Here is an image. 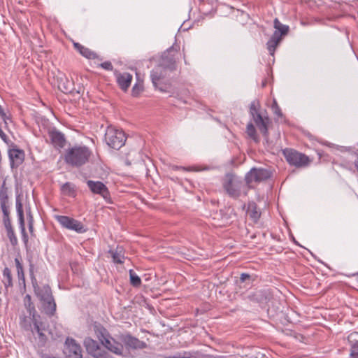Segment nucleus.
Segmentation results:
<instances>
[{
  "mask_svg": "<svg viewBox=\"0 0 358 358\" xmlns=\"http://www.w3.org/2000/svg\"><path fill=\"white\" fill-rule=\"evenodd\" d=\"M73 46H74L75 49L78 52H79V53L82 56H83L87 59H95L97 57L96 54L94 52L92 51L88 48L83 46V45L80 44L79 43H74Z\"/></svg>",
  "mask_w": 358,
  "mask_h": 358,
  "instance_id": "4be33fe9",
  "label": "nucleus"
},
{
  "mask_svg": "<svg viewBox=\"0 0 358 358\" xmlns=\"http://www.w3.org/2000/svg\"><path fill=\"white\" fill-rule=\"evenodd\" d=\"M130 283L134 287H139L141 284L140 277L133 271L129 270Z\"/></svg>",
  "mask_w": 358,
  "mask_h": 358,
  "instance_id": "72a5a7b5",
  "label": "nucleus"
},
{
  "mask_svg": "<svg viewBox=\"0 0 358 358\" xmlns=\"http://www.w3.org/2000/svg\"><path fill=\"white\" fill-rule=\"evenodd\" d=\"M16 211L22 234V239L24 243L27 245L29 241V238L24 227L23 206L19 196L16 197Z\"/></svg>",
  "mask_w": 358,
  "mask_h": 358,
  "instance_id": "ddd939ff",
  "label": "nucleus"
},
{
  "mask_svg": "<svg viewBox=\"0 0 358 358\" xmlns=\"http://www.w3.org/2000/svg\"><path fill=\"white\" fill-rule=\"evenodd\" d=\"M100 66L107 71H112L113 69V64L110 62L106 61L100 64Z\"/></svg>",
  "mask_w": 358,
  "mask_h": 358,
  "instance_id": "37998d69",
  "label": "nucleus"
},
{
  "mask_svg": "<svg viewBox=\"0 0 358 358\" xmlns=\"http://www.w3.org/2000/svg\"><path fill=\"white\" fill-rule=\"evenodd\" d=\"M86 182L88 188L93 194H99L106 200L109 198L108 189L102 182L89 180Z\"/></svg>",
  "mask_w": 358,
  "mask_h": 358,
  "instance_id": "f8f14e48",
  "label": "nucleus"
},
{
  "mask_svg": "<svg viewBox=\"0 0 358 358\" xmlns=\"http://www.w3.org/2000/svg\"><path fill=\"white\" fill-rule=\"evenodd\" d=\"M0 116L1 117L2 120L4 121V122L6 124V120L8 119L7 117L6 113L4 112L3 108L0 105Z\"/></svg>",
  "mask_w": 358,
  "mask_h": 358,
  "instance_id": "a18cd8bd",
  "label": "nucleus"
},
{
  "mask_svg": "<svg viewBox=\"0 0 358 358\" xmlns=\"http://www.w3.org/2000/svg\"><path fill=\"white\" fill-rule=\"evenodd\" d=\"M281 40L282 38L278 36V33L273 34L266 43L267 49L271 55H273L274 54L275 48Z\"/></svg>",
  "mask_w": 358,
  "mask_h": 358,
  "instance_id": "393cba45",
  "label": "nucleus"
},
{
  "mask_svg": "<svg viewBox=\"0 0 358 358\" xmlns=\"http://www.w3.org/2000/svg\"><path fill=\"white\" fill-rule=\"evenodd\" d=\"M27 213V217H28V222H31V223H34V218L31 215L30 208L29 209V210Z\"/></svg>",
  "mask_w": 358,
  "mask_h": 358,
  "instance_id": "49530a36",
  "label": "nucleus"
},
{
  "mask_svg": "<svg viewBox=\"0 0 358 358\" xmlns=\"http://www.w3.org/2000/svg\"><path fill=\"white\" fill-rule=\"evenodd\" d=\"M103 345H104L108 350L110 352L117 355H122L124 347L122 344L115 341L113 338H110L106 343H103Z\"/></svg>",
  "mask_w": 358,
  "mask_h": 358,
  "instance_id": "6ab92c4d",
  "label": "nucleus"
},
{
  "mask_svg": "<svg viewBox=\"0 0 358 358\" xmlns=\"http://www.w3.org/2000/svg\"><path fill=\"white\" fill-rule=\"evenodd\" d=\"M29 273L31 284L36 296L39 299L40 301L50 299V297L52 296L51 289L48 285H44L42 287H40L38 285L37 280L34 273L33 264H30Z\"/></svg>",
  "mask_w": 358,
  "mask_h": 358,
  "instance_id": "6e6552de",
  "label": "nucleus"
},
{
  "mask_svg": "<svg viewBox=\"0 0 358 358\" xmlns=\"http://www.w3.org/2000/svg\"><path fill=\"white\" fill-rule=\"evenodd\" d=\"M42 302V307L45 313L49 316H52L56 311V303L52 296L50 299L41 301Z\"/></svg>",
  "mask_w": 358,
  "mask_h": 358,
  "instance_id": "aec40b11",
  "label": "nucleus"
},
{
  "mask_svg": "<svg viewBox=\"0 0 358 358\" xmlns=\"http://www.w3.org/2000/svg\"><path fill=\"white\" fill-rule=\"evenodd\" d=\"M85 344L87 350L90 352V353H92L94 357L97 358H106L98 352L99 348L96 341H93L92 339H86L85 341Z\"/></svg>",
  "mask_w": 358,
  "mask_h": 358,
  "instance_id": "b1692460",
  "label": "nucleus"
},
{
  "mask_svg": "<svg viewBox=\"0 0 358 358\" xmlns=\"http://www.w3.org/2000/svg\"><path fill=\"white\" fill-rule=\"evenodd\" d=\"M62 189L63 192L71 193L74 191V187L71 183L66 182L62 185Z\"/></svg>",
  "mask_w": 358,
  "mask_h": 358,
  "instance_id": "79ce46f5",
  "label": "nucleus"
},
{
  "mask_svg": "<svg viewBox=\"0 0 358 358\" xmlns=\"http://www.w3.org/2000/svg\"><path fill=\"white\" fill-rule=\"evenodd\" d=\"M90 155L91 151L87 146H74L66 150L64 160L69 165L79 167L88 162Z\"/></svg>",
  "mask_w": 358,
  "mask_h": 358,
  "instance_id": "f03ea898",
  "label": "nucleus"
},
{
  "mask_svg": "<svg viewBox=\"0 0 358 358\" xmlns=\"http://www.w3.org/2000/svg\"><path fill=\"white\" fill-rule=\"evenodd\" d=\"M251 116L260 132L264 136H267L269 118L268 117H263L259 112L252 115Z\"/></svg>",
  "mask_w": 358,
  "mask_h": 358,
  "instance_id": "2eb2a0df",
  "label": "nucleus"
},
{
  "mask_svg": "<svg viewBox=\"0 0 358 358\" xmlns=\"http://www.w3.org/2000/svg\"><path fill=\"white\" fill-rule=\"evenodd\" d=\"M169 71H171L168 68H165V66L159 63L150 72V78L153 85L161 92H166L167 91L166 86L163 85L164 84V80Z\"/></svg>",
  "mask_w": 358,
  "mask_h": 358,
  "instance_id": "423d86ee",
  "label": "nucleus"
},
{
  "mask_svg": "<svg viewBox=\"0 0 358 358\" xmlns=\"http://www.w3.org/2000/svg\"><path fill=\"white\" fill-rule=\"evenodd\" d=\"M29 231L31 234V235H34V223H31V222H29Z\"/></svg>",
  "mask_w": 358,
  "mask_h": 358,
  "instance_id": "de8ad7c7",
  "label": "nucleus"
},
{
  "mask_svg": "<svg viewBox=\"0 0 358 358\" xmlns=\"http://www.w3.org/2000/svg\"><path fill=\"white\" fill-rule=\"evenodd\" d=\"M240 283H245L246 286H251L252 280L251 279V275L248 273H242L240 277Z\"/></svg>",
  "mask_w": 358,
  "mask_h": 358,
  "instance_id": "4c0bfd02",
  "label": "nucleus"
},
{
  "mask_svg": "<svg viewBox=\"0 0 358 358\" xmlns=\"http://www.w3.org/2000/svg\"><path fill=\"white\" fill-rule=\"evenodd\" d=\"M124 345L128 348L141 350L147 347V344L136 337L130 335L126 336L124 339Z\"/></svg>",
  "mask_w": 358,
  "mask_h": 358,
  "instance_id": "f3484780",
  "label": "nucleus"
},
{
  "mask_svg": "<svg viewBox=\"0 0 358 358\" xmlns=\"http://www.w3.org/2000/svg\"><path fill=\"white\" fill-rule=\"evenodd\" d=\"M8 157L11 168H17L24 160V152L19 148H12L8 150Z\"/></svg>",
  "mask_w": 358,
  "mask_h": 358,
  "instance_id": "4468645a",
  "label": "nucleus"
},
{
  "mask_svg": "<svg viewBox=\"0 0 358 358\" xmlns=\"http://www.w3.org/2000/svg\"><path fill=\"white\" fill-rule=\"evenodd\" d=\"M282 152L286 161L291 166H294L297 168L304 167L310 162L308 156L295 150L286 148Z\"/></svg>",
  "mask_w": 358,
  "mask_h": 358,
  "instance_id": "0eeeda50",
  "label": "nucleus"
},
{
  "mask_svg": "<svg viewBox=\"0 0 358 358\" xmlns=\"http://www.w3.org/2000/svg\"><path fill=\"white\" fill-rule=\"evenodd\" d=\"M246 133L248 136L254 140L255 142L259 141V138L257 134L256 129L252 122H249L247 125Z\"/></svg>",
  "mask_w": 358,
  "mask_h": 358,
  "instance_id": "2f4dec72",
  "label": "nucleus"
},
{
  "mask_svg": "<svg viewBox=\"0 0 358 358\" xmlns=\"http://www.w3.org/2000/svg\"><path fill=\"white\" fill-rule=\"evenodd\" d=\"M0 137L6 143H8V136L6 135V134L4 132H3L0 135Z\"/></svg>",
  "mask_w": 358,
  "mask_h": 358,
  "instance_id": "09e8293b",
  "label": "nucleus"
},
{
  "mask_svg": "<svg viewBox=\"0 0 358 358\" xmlns=\"http://www.w3.org/2000/svg\"><path fill=\"white\" fill-rule=\"evenodd\" d=\"M259 102L257 100L253 101L250 106V115H254L259 112Z\"/></svg>",
  "mask_w": 358,
  "mask_h": 358,
  "instance_id": "58836bf2",
  "label": "nucleus"
},
{
  "mask_svg": "<svg viewBox=\"0 0 358 358\" xmlns=\"http://www.w3.org/2000/svg\"><path fill=\"white\" fill-rule=\"evenodd\" d=\"M55 220L63 227L77 233L83 234L87 231L83 224L72 217L65 215H55Z\"/></svg>",
  "mask_w": 358,
  "mask_h": 358,
  "instance_id": "1a4fd4ad",
  "label": "nucleus"
},
{
  "mask_svg": "<svg viewBox=\"0 0 358 358\" xmlns=\"http://www.w3.org/2000/svg\"><path fill=\"white\" fill-rule=\"evenodd\" d=\"M247 212L250 218L255 222H257L260 217L261 213L257 209V204L254 202L249 203Z\"/></svg>",
  "mask_w": 358,
  "mask_h": 358,
  "instance_id": "cd10ccee",
  "label": "nucleus"
},
{
  "mask_svg": "<svg viewBox=\"0 0 358 358\" xmlns=\"http://www.w3.org/2000/svg\"><path fill=\"white\" fill-rule=\"evenodd\" d=\"M4 227L6 231V235L9 239L10 244L13 246H16L18 243V241L14 231V229L13 228L12 224H10L8 225H4Z\"/></svg>",
  "mask_w": 358,
  "mask_h": 358,
  "instance_id": "c85d7f7f",
  "label": "nucleus"
},
{
  "mask_svg": "<svg viewBox=\"0 0 358 358\" xmlns=\"http://www.w3.org/2000/svg\"><path fill=\"white\" fill-rule=\"evenodd\" d=\"M199 9L203 13H210L213 10L217 5V0H199Z\"/></svg>",
  "mask_w": 358,
  "mask_h": 358,
  "instance_id": "5701e85b",
  "label": "nucleus"
},
{
  "mask_svg": "<svg viewBox=\"0 0 358 358\" xmlns=\"http://www.w3.org/2000/svg\"><path fill=\"white\" fill-rule=\"evenodd\" d=\"M94 330L97 338L102 343V345L103 344V343H106V341L111 338L108 331L102 325L99 324H94Z\"/></svg>",
  "mask_w": 358,
  "mask_h": 358,
  "instance_id": "412c9836",
  "label": "nucleus"
},
{
  "mask_svg": "<svg viewBox=\"0 0 358 358\" xmlns=\"http://www.w3.org/2000/svg\"><path fill=\"white\" fill-rule=\"evenodd\" d=\"M271 108L273 110V113L278 116V117H281L282 115V113L281 112V109L279 107L277 101L275 99H273V103H272V106H271Z\"/></svg>",
  "mask_w": 358,
  "mask_h": 358,
  "instance_id": "a19ab883",
  "label": "nucleus"
},
{
  "mask_svg": "<svg viewBox=\"0 0 358 358\" xmlns=\"http://www.w3.org/2000/svg\"><path fill=\"white\" fill-rule=\"evenodd\" d=\"M193 357L191 352H178L173 355L166 357V358H192Z\"/></svg>",
  "mask_w": 358,
  "mask_h": 358,
  "instance_id": "c9c22d12",
  "label": "nucleus"
},
{
  "mask_svg": "<svg viewBox=\"0 0 358 358\" xmlns=\"http://www.w3.org/2000/svg\"><path fill=\"white\" fill-rule=\"evenodd\" d=\"M72 83L69 80L64 76L59 78L58 83V88L64 93H71L72 90Z\"/></svg>",
  "mask_w": 358,
  "mask_h": 358,
  "instance_id": "a878e982",
  "label": "nucleus"
},
{
  "mask_svg": "<svg viewBox=\"0 0 358 358\" xmlns=\"http://www.w3.org/2000/svg\"><path fill=\"white\" fill-rule=\"evenodd\" d=\"M181 53L179 52L178 46H171L162 55L159 63L171 71L176 69V62L180 58Z\"/></svg>",
  "mask_w": 358,
  "mask_h": 358,
  "instance_id": "39448f33",
  "label": "nucleus"
},
{
  "mask_svg": "<svg viewBox=\"0 0 358 358\" xmlns=\"http://www.w3.org/2000/svg\"><path fill=\"white\" fill-rule=\"evenodd\" d=\"M350 355L351 358H358V341L351 345Z\"/></svg>",
  "mask_w": 358,
  "mask_h": 358,
  "instance_id": "ea45409f",
  "label": "nucleus"
},
{
  "mask_svg": "<svg viewBox=\"0 0 358 358\" xmlns=\"http://www.w3.org/2000/svg\"><path fill=\"white\" fill-rule=\"evenodd\" d=\"M133 76L131 74L124 72V73H118L116 74L117 83L121 90L123 91H127L129 87Z\"/></svg>",
  "mask_w": 358,
  "mask_h": 358,
  "instance_id": "a211bd4d",
  "label": "nucleus"
},
{
  "mask_svg": "<svg viewBox=\"0 0 358 358\" xmlns=\"http://www.w3.org/2000/svg\"><path fill=\"white\" fill-rule=\"evenodd\" d=\"M222 187L227 195L238 199L245 187L243 182L232 175H227L222 181Z\"/></svg>",
  "mask_w": 358,
  "mask_h": 358,
  "instance_id": "7ed1b4c3",
  "label": "nucleus"
},
{
  "mask_svg": "<svg viewBox=\"0 0 358 358\" xmlns=\"http://www.w3.org/2000/svg\"><path fill=\"white\" fill-rule=\"evenodd\" d=\"M15 263L17 268V273L19 279L22 278L24 279V271H23V266L18 258L15 259Z\"/></svg>",
  "mask_w": 358,
  "mask_h": 358,
  "instance_id": "e433bc0d",
  "label": "nucleus"
},
{
  "mask_svg": "<svg viewBox=\"0 0 358 358\" xmlns=\"http://www.w3.org/2000/svg\"><path fill=\"white\" fill-rule=\"evenodd\" d=\"M8 205V188L6 187L5 183L2 185L0 189V206Z\"/></svg>",
  "mask_w": 358,
  "mask_h": 358,
  "instance_id": "7c9ffc66",
  "label": "nucleus"
},
{
  "mask_svg": "<svg viewBox=\"0 0 358 358\" xmlns=\"http://www.w3.org/2000/svg\"><path fill=\"white\" fill-rule=\"evenodd\" d=\"M109 252L112 255L113 262L116 264H122L124 262V257L117 251L110 250Z\"/></svg>",
  "mask_w": 358,
  "mask_h": 358,
  "instance_id": "f704fd0d",
  "label": "nucleus"
},
{
  "mask_svg": "<svg viewBox=\"0 0 358 358\" xmlns=\"http://www.w3.org/2000/svg\"><path fill=\"white\" fill-rule=\"evenodd\" d=\"M64 353L67 358H82L80 345L71 338H67L66 340Z\"/></svg>",
  "mask_w": 358,
  "mask_h": 358,
  "instance_id": "9b49d317",
  "label": "nucleus"
},
{
  "mask_svg": "<svg viewBox=\"0 0 358 358\" xmlns=\"http://www.w3.org/2000/svg\"><path fill=\"white\" fill-rule=\"evenodd\" d=\"M271 176V172L263 168H252L245 175V182L247 184L252 183V182H261L268 179Z\"/></svg>",
  "mask_w": 358,
  "mask_h": 358,
  "instance_id": "9d476101",
  "label": "nucleus"
},
{
  "mask_svg": "<svg viewBox=\"0 0 358 358\" xmlns=\"http://www.w3.org/2000/svg\"><path fill=\"white\" fill-rule=\"evenodd\" d=\"M273 26L275 29L273 33H278L281 38L282 36L287 35L289 30V26L282 24L278 18L274 20Z\"/></svg>",
  "mask_w": 358,
  "mask_h": 358,
  "instance_id": "bb28decb",
  "label": "nucleus"
},
{
  "mask_svg": "<svg viewBox=\"0 0 358 358\" xmlns=\"http://www.w3.org/2000/svg\"><path fill=\"white\" fill-rule=\"evenodd\" d=\"M52 144L55 148H62L65 145L66 139L64 135L57 130H52L48 133Z\"/></svg>",
  "mask_w": 358,
  "mask_h": 358,
  "instance_id": "dca6fc26",
  "label": "nucleus"
},
{
  "mask_svg": "<svg viewBox=\"0 0 358 358\" xmlns=\"http://www.w3.org/2000/svg\"><path fill=\"white\" fill-rule=\"evenodd\" d=\"M24 303L29 316L20 317V327L25 331H31L33 336H37L40 345H43L47 341L46 334L48 333L52 338L53 334L48 330L46 321L37 314L30 295L24 296Z\"/></svg>",
  "mask_w": 358,
  "mask_h": 358,
  "instance_id": "f257e3e1",
  "label": "nucleus"
},
{
  "mask_svg": "<svg viewBox=\"0 0 358 358\" xmlns=\"http://www.w3.org/2000/svg\"><path fill=\"white\" fill-rule=\"evenodd\" d=\"M2 282L6 289L13 287V278L11 271L8 267H5L2 272Z\"/></svg>",
  "mask_w": 358,
  "mask_h": 358,
  "instance_id": "c756f323",
  "label": "nucleus"
},
{
  "mask_svg": "<svg viewBox=\"0 0 358 358\" xmlns=\"http://www.w3.org/2000/svg\"><path fill=\"white\" fill-rule=\"evenodd\" d=\"M141 90H142L141 86H140V85H138L137 84H135V85L132 88V94L134 96H136L137 94H138V93Z\"/></svg>",
  "mask_w": 358,
  "mask_h": 358,
  "instance_id": "c03bdc74",
  "label": "nucleus"
},
{
  "mask_svg": "<svg viewBox=\"0 0 358 358\" xmlns=\"http://www.w3.org/2000/svg\"><path fill=\"white\" fill-rule=\"evenodd\" d=\"M1 209L3 213V225H8L11 224V221L10 219V211H9V205L0 206Z\"/></svg>",
  "mask_w": 358,
  "mask_h": 358,
  "instance_id": "473e14b6",
  "label": "nucleus"
},
{
  "mask_svg": "<svg viewBox=\"0 0 358 358\" xmlns=\"http://www.w3.org/2000/svg\"><path fill=\"white\" fill-rule=\"evenodd\" d=\"M207 358H229L227 356H213V355H208Z\"/></svg>",
  "mask_w": 358,
  "mask_h": 358,
  "instance_id": "8fccbe9b",
  "label": "nucleus"
},
{
  "mask_svg": "<svg viewBox=\"0 0 358 358\" xmlns=\"http://www.w3.org/2000/svg\"><path fill=\"white\" fill-rule=\"evenodd\" d=\"M126 140L127 137L123 131L111 126L107 127L105 141L110 148L119 150L125 144Z\"/></svg>",
  "mask_w": 358,
  "mask_h": 358,
  "instance_id": "20e7f679",
  "label": "nucleus"
}]
</instances>
